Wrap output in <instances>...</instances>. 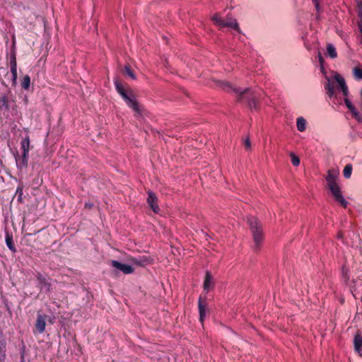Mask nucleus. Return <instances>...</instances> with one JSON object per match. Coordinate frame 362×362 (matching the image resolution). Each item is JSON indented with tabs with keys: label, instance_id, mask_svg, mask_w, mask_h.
Segmentation results:
<instances>
[{
	"label": "nucleus",
	"instance_id": "39",
	"mask_svg": "<svg viewBox=\"0 0 362 362\" xmlns=\"http://www.w3.org/2000/svg\"><path fill=\"white\" fill-rule=\"evenodd\" d=\"M217 26H218L220 28L225 27V21L221 18V22L217 24Z\"/></svg>",
	"mask_w": 362,
	"mask_h": 362
},
{
	"label": "nucleus",
	"instance_id": "28",
	"mask_svg": "<svg viewBox=\"0 0 362 362\" xmlns=\"http://www.w3.org/2000/svg\"><path fill=\"white\" fill-rule=\"evenodd\" d=\"M290 156L291 158L292 164L294 166H298L300 164V158L293 153H291Z\"/></svg>",
	"mask_w": 362,
	"mask_h": 362
},
{
	"label": "nucleus",
	"instance_id": "16",
	"mask_svg": "<svg viewBox=\"0 0 362 362\" xmlns=\"http://www.w3.org/2000/svg\"><path fill=\"white\" fill-rule=\"evenodd\" d=\"M21 148L23 150V153L25 155H28L30 150V139L29 136H25L23 139L21 141Z\"/></svg>",
	"mask_w": 362,
	"mask_h": 362
},
{
	"label": "nucleus",
	"instance_id": "34",
	"mask_svg": "<svg viewBox=\"0 0 362 362\" xmlns=\"http://www.w3.org/2000/svg\"><path fill=\"white\" fill-rule=\"evenodd\" d=\"M317 57H318L319 62L321 65V69L323 71L324 70V67H323L324 59H323V57L320 52H318Z\"/></svg>",
	"mask_w": 362,
	"mask_h": 362
},
{
	"label": "nucleus",
	"instance_id": "13",
	"mask_svg": "<svg viewBox=\"0 0 362 362\" xmlns=\"http://www.w3.org/2000/svg\"><path fill=\"white\" fill-rule=\"evenodd\" d=\"M199 313L200 322H203L206 313V306L202 303V298L199 299Z\"/></svg>",
	"mask_w": 362,
	"mask_h": 362
},
{
	"label": "nucleus",
	"instance_id": "15",
	"mask_svg": "<svg viewBox=\"0 0 362 362\" xmlns=\"http://www.w3.org/2000/svg\"><path fill=\"white\" fill-rule=\"evenodd\" d=\"M40 288L41 291L49 292L51 288V284L45 278L40 276L38 278Z\"/></svg>",
	"mask_w": 362,
	"mask_h": 362
},
{
	"label": "nucleus",
	"instance_id": "2",
	"mask_svg": "<svg viewBox=\"0 0 362 362\" xmlns=\"http://www.w3.org/2000/svg\"><path fill=\"white\" fill-rule=\"evenodd\" d=\"M334 199L339 202L344 207H346L348 202L341 194V189L338 183L327 185Z\"/></svg>",
	"mask_w": 362,
	"mask_h": 362
},
{
	"label": "nucleus",
	"instance_id": "22",
	"mask_svg": "<svg viewBox=\"0 0 362 362\" xmlns=\"http://www.w3.org/2000/svg\"><path fill=\"white\" fill-rule=\"evenodd\" d=\"M9 105L6 96L4 95L0 98V110H8Z\"/></svg>",
	"mask_w": 362,
	"mask_h": 362
},
{
	"label": "nucleus",
	"instance_id": "9",
	"mask_svg": "<svg viewBox=\"0 0 362 362\" xmlns=\"http://www.w3.org/2000/svg\"><path fill=\"white\" fill-rule=\"evenodd\" d=\"M127 105L132 108L134 112H136L138 114H141L142 112V110L141 107L139 106L138 102L136 100L134 95H133L132 97L129 98V100H125Z\"/></svg>",
	"mask_w": 362,
	"mask_h": 362
},
{
	"label": "nucleus",
	"instance_id": "10",
	"mask_svg": "<svg viewBox=\"0 0 362 362\" xmlns=\"http://www.w3.org/2000/svg\"><path fill=\"white\" fill-rule=\"evenodd\" d=\"M326 82L325 84V88L327 90V94L331 98L334 96L335 91L333 85V81L331 78L327 76H325Z\"/></svg>",
	"mask_w": 362,
	"mask_h": 362
},
{
	"label": "nucleus",
	"instance_id": "33",
	"mask_svg": "<svg viewBox=\"0 0 362 362\" xmlns=\"http://www.w3.org/2000/svg\"><path fill=\"white\" fill-rule=\"evenodd\" d=\"M211 19L214 21V23L217 25V24L221 22V18L219 16L218 14H215Z\"/></svg>",
	"mask_w": 362,
	"mask_h": 362
},
{
	"label": "nucleus",
	"instance_id": "36",
	"mask_svg": "<svg viewBox=\"0 0 362 362\" xmlns=\"http://www.w3.org/2000/svg\"><path fill=\"white\" fill-rule=\"evenodd\" d=\"M244 144L247 149H250L251 148V143L249 138L245 139Z\"/></svg>",
	"mask_w": 362,
	"mask_h": 362
},
{
	"label": "nucleus",
	"instance_id": "17",
	"mask_svg": "<svg viewBox=\"0 0 362 362\" xmlns=\"http://www.w3.org/2000/svg\"><path fill=\"white\" fill-rule=\"evenodd\" d=\"M6 244L11 251L13 252H16V249L13 241V236L8 233H6Z\"/></svg>",
	"mask_w": 362,
	"mask_h": 362
},
{
	"label": "nucleus",
	"instance_id": "5",
	"mask_svg": "<svg viewBox=\"0 0 362 362\" xmlns=\"http://www.w3.org/2000/svg\"><path fill=\"white\" fill-rule=\"evenodd\" d=\"M46 315H42L41 314H37L35 328L37 332L41 334L45 332L46 327Z\"/></svg>",
	"mask_w": 362,
	"mask_h": 362
},
{
	"label": "nucleus",
	"instance_id": "4",
	"mask_svg": "<svg viewBox=\"0 0 362 362\" xmlns=\"http://www.w3.org/2000/svg\"><path fill=\"white\" fill-rule=\"evenodd\" d=\"M111 265L125 274H132L134 272L133 268L130 265L122 264L116 260L111 261Z\"/></svg>",
	"mask_w": 362,
	"mask_h": 362
},
{
	"label": "nucleus",
	"instance_id": "32",
	"mask_svg": "<svg viewBox=\"0 0 362 362\" xmlns=\"http://www.w3.org/2000/svg\"><path fill=\"white\" fill-rule=\"evenodd\" d=\"M11 64V70H17V63L16 60V57H13L10 62Z\"/></svg>",
	"mask_w": 362,
	"mask_h": 362
},
{
	"label": "nucleus",
	"instance_id": "19",
	"mask_svg": "<svg viewBox=\"0 0 362 362\" xmlns=\"http://www.w3.org/2000/svg\"><path fill=\"white\" fill-rule=\"evenodd\" d=\"M296 126L299 132H304L306 128V120L302 117H298L297 119Z\"/></svg>",
	"mask_w": 362,
	"mask_h": 362
},
{
	"label": "nucleus",
	"instance_id": "29",
	"mask_svg": "<svg viewBox=\"0 0 362 362\" xmlns=\"http://www.w3.org/2000/svg\"><path fill=\"white\" fill-rule=\"evenodd\" d=\"M124 71L126 72V74L130 77L132 78V79L135 80L136 79V76L134 75V74L133 73V71L130 69V67L129 66H125L124 67Z\"/></svg>",
	"mask_w": 362,
	"mask_h": 362
},
{
	"label": "nucleus",
	"instance_id": "23",
	"mask_svg": "<svg viewBox=\"0 0 362 362\" xmlns=\"http://www.w3.org/2000/svg\"><path fill=\"white\" fill-rule=\"evenodd\" d=\"M327 52L331 58H336L337 57L336 49L332 44L327 45Z\"/></svg>",
	"mask_w": 362,
	"mask_h": 362
},
{
	"label": "nucleus",
	"instance_id": "42",
	"mask_svg": "<svg viewBox=\"0 0 362 362\" xmlns=\"http://www.w3.org/2000/svg\"><path fill=\"white\" fill-rule=\"evenodd\" d=\"M85 206L86 208L90 209L93 206V205H92V204L86 203Z\"/></svg>",
	"mask_w": 362,
	"mask_h": 362
},
{
	"label": "nucleus",
	"instance_id": "20",
	"mask_svg": "<svg viewBox=\"0 0 362 362\" xmlns=\"http://www.w3.org/2000/svg\"><path fill=\"white\" fill-rule=\"evenodd\" d=\"M362 346V337L360 334H357L354 337V348L357 352L360 351Z\"/></svg>",
	"mask_w": 362,
	"mask_h": 362
},
{
	"label": "nucleus",
	"instance_id": "8",
	"mask_svg": "<svg viewBox=\"0 0 362 362\" xmlns=\"http://www.w3.org/2000/svg\"><path fill=\"white\" fill-rule=\"evenodd\" d=\"M339 171L335 170H329L327 171V175L325 177V180L327 181V185L331 184L337 183V179L339 177Z\"/></svg>",
	"mask_w": 362,
	"mask_h": 362
},
{
	"label": "nucleus",
	"instance_id": "37",
	"mask_svg": "<svg viewBox=\"0 0 362 362\" xmlns=\"http://www.w3.org/2000/svg\"><path fill=\"white\" fill-rule=\"evenodd\" d=\"M133 95H134V94L132 93V92L131 90H129V91L128 92V93H127V94H126V95H125V96H124V97H123L122 98H123L124 100H129V98L130 97H132Z\"/></svg>",
	"mask_w": 362,
	"mask_h": 362
},
{
	"label": "nucleus",
	"instance_id": "25",
	"mask_svg": "<svg viewBox=\"0 0 362 362\" xmlns=\"http://www.w3.org/2000/svg\"><path fill=\"white\" fill-rule=\"evenodd\" d=\"M30 78L28 75H25L22 80L21 86H22L23 88L28 90L30 87Z\"/></svg>",
	"mask_w": 362,
	"mask_h": 362
},
{
	"label": "nucleus",
	"instance_id": "3",
	"mask_svg": "<svg viewBox=\"0 0 362 362\" xmlns=\"http://www.w3.org/2000/svg\"><path fill=\"white\" fill-rule=\"evenodd\" d=\"M333 79L338 83L339 88L342 92L343 95L344 97H348L349 89L346 84L344 78L338 73L334 72L333 75Z\"/></svg>",
	"mask_w": 362,
	"mask_h": 362
},
{
	"label": "nucleus",
	"instance_id": "27",
	"mask_svg": "<svg viewBox=\"0 0 362 362\" xmlns=\"http://www.w3.org/2000/svg\"><path fill=\"white\" fill-rule=\"evenodd\" d=\"M139 266H145L151 263V259L149 257L143 256L139 257Z\"/></svg>",
	"mask_w": 362,
	"mask_h": 362
},
{
	"label": "nucleus",
	"instance_id": "41",
	"mask_svg": "<svg viewBox=\"0 0 362 362\" xmlns=\"http://www.w3.org/2000/svg\"><path fill=\"white\" fill-rule=\"evenodd\" d=\"M351 112L352 113L353 116H354V115H356V114L358 113V112L357 111V110L356 108H354L353 110H351Z\"/></svg>",
	"mask_w": 362,
	"mask_h": 362
},
{
	"label": "nucleus",
	"instance_id": "24",
	"mask_svg": "<svg viewBox=\"0 0 362 362\" xmlns=\"http://www.w3.org/2000/svg\"><path fill=\"white\" fill-rule=\"evenodd\" d=\"M352 173V165L351 164H347L344 168L343 175L345 178H349L351 175Z\"/></svg>",
	"mask_w": 362,
	"mask_h": 362
},
{
	"label": "nucleus",
	"instance_id": "1",
	"mask_svg": "<svg viewBox=\"0 0 362 362\" xmlns=\"http://www.w3.org/2000/svg\"><path fill=\"white\" fill-rule=\"evenodd\" d=\"M247 223L250 225L254 240V250H258L262 243L264 235L262 232V225L255 217H247Z\"/></svg>",
	"mask_w": 362,
	"mask_h": 362
},
{
	"label": "nucleus",
	"instance_id": "7",
	"mask_svg": "<svg viewBox=\"0 0 362 362\" xmlns=\"http://www.w3.org/2000/svg\"><path fill=\"white\" fill-rule=\"evenodd\" d=\"M148 197L147 198V202L148 205L153 211V212L158 213L159 211V207L157 204V197L153 192L151 191L148 192Z\"/></svg>",
	"mask_w": 362,
	"mask_h": 362
},
{
	"label": "nucleus",
	"instance_id": "30",
	"mask_svg": "<svg viewBox=\"0 0 362 362\" xmlns=\"http://www.w3.org/2000/svg\"><path fill=\"white\" fill-rule=\"evenodd\" d=\"M344 103L346 107L349 108L350 111L353 110L354 108H356L351 103V102L347 98V97H345L344 98Z\"/></svg>",
	"mask_w": 362,
	"mask_h": 362
},
{
	"label": "nucleus",
	"instance_id": "6",
	"mask_svg": "<svg viewBox=\"0 0 362 362\" xmlns=\"http://www.w3.org/2000/svg\"><path fill=\"white\" fill-rule=\"evenodd\" d=\"M235 91L236 93H238L241 95L243 94H245V93H249L250 95L251 96V98L249 99L248 105L250 106V108H255V109L257 108V98L253 94V93L251 92L250 89L246 88L243 91H239L237 89H235Z\"/></svg>",
	"mask_w": 362,
	"mask_h": 362
},
{
	"label": "nucleus",
	"instance_id": "21",
	"mask_svg": "<svg viewBox=\"0 0 362 362\" xmlns=\"http://www.w3.org/2000/svg\"><path fill=\"white\" fill-rule=\"evenodd\" d=\"M115 84L116 89L119 94L123 98L126 94L128 93L129 91H127L122 86V85L119 83L118 80L115 81Z\"/></svg>",
	"mask_w": 362,
	"mask_h": 362
},
{
	"label": "nucleus",
	"instance_id": "40",
	"mask_svg": "<svg viewBox=\"0 0 362 362\" xmlns=\"http://www.w3.org/2000/svg\"><path fill=\"white\" fill-rule=\"evenodd\" d=\"M314 4H315V8L317 11H319V3H318V0H313Z\"/></svg>",
	"mask_w": 362,
	"mask_h": 362
},
{
	"label": "nucleus",
	"instance_id": "35",
	"mask_svg": "<svg viewBox=\"0 0 362 362\" xmlns=\"http://www.w3.org/2000/svg\"><path fill=\"white\" fill-rule=\"evenodd\" d=\"M129 261L135 265L139 266V257H132Z\"/></svg>",
	"mask_w": 362,
	"mask_h": 362
},
{
	"label": "nucleus",
	"instance_id": "18",
	"mask_svg": "<svg viewBox=\"0 0 362 362\" xmlns=\"http://www.w3.org/2000/svg\"><path fill=\"white\" fill-rule=\"evenodd\" d=\"M6 360V341L0 340V362H5Z\"/></svg>",
	"mask_w": 362,
	"mask_h": 362
},
{
	"label": "nucleus",
	"instance_id": "38",
	"mask_svg": "<svg viewBox=\"0 0 362 362\" xmlns=\"http://www.w3.org/2000/svg\"><path fill=\"white\" fill-rule=\"evenodd\" d=\"M354 117L357 119L358 122H362V117L361 116V115L359 114V112L358 114H356V115L354 116Z\"/></svg>",
	"mask_w": 362,
	"mask_h": 362
},
{
	"label": "nucleus",
	"instance_id": "26",
	"mask_svg": "<svg viewBox=\"0 0 362 362\" xmlns=\"http://www.w3.org/2000/svg\"><path fill=\"white\" fill-rule=\"evenodd\" d=\"M354 76L356 79L361 80L362 79V69L360 67L356 66L353 69Z\"/></svg>",
	"mask_w": 362,
	"mask_h": 362
},
{
	"label": "nucleus",
	"instance_id": "12",
	"mask_svg": "<svg viewBox=\"0 0 362 362\" xmlns=\"http://www.w3.org/2000/svg\"><path fill=\"white\" fill-rule=\"evenodd\" d=\"M225 27L232 28L235 30L240 32V28L236 19L233 18L231 16H227L225 21Z\"/></svg>",
	"mask_w": 362,
	"mask_h": 362
},
{
	"label": "nucleus",
	"instance_id": "31",
	"mask_svg": "<svg viewBox=\"0 0 362 362\" xmlns=\"http://www.w3.org/2000/svg\"><path fill=\"white\" fill-rule=\"evenodd\" d=\"M11 74H12V82H13V86H16V83H17V70H11Z\"/></svg>",
	"mask_w": 362,
	"mask_h": 362
},
{
	"label": "nucleus",
	"instance_id": "14",
	"mask_svg": "<svg viewBox=\"0 0 362 362\" xmlns=\"http://www.w3.org/2000/svg\"><path fill=\"white\" fill-rule=\"evenodd\" d=\"M18 168L22 169L27 168L28 161V155L23 153L22 157L16 158Z\"/></svg>",
	"mask_w": 362,
	"mask_h": 362
},
{
	"label": "nucleus",
	"instance_id": "11",
	"mask_svg": "<svg viewBox=\"0 0 362 362\" xmlns=\"http://www.w3.org/2000/svg\"><path fill=\"white\" fill-rule=\"evenodd\" d=\"M214 286L213 284V276L210 272L207 271L206 272L205 279L204 281V289L206 291H209V290L212 288Z\"/></svg>",
	"mask_w": 362,
	"mask_h": 362
},
{
	"label": "nucleus",
	"instance_id": "43",
	"mask_svg": "<svg viewBox=\"0 0 362 362\" xmlns=\"http://www.w3.org/2000/svg\"><path fill=\"white\" fill-rule=\"evenodd\" d=\"M221 84H223V86H227L228 87L230 86L227 82H221Z\"/></svg>",
	"mask_w": 362,
	"mask_h": 362
}]
</instances>
